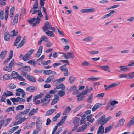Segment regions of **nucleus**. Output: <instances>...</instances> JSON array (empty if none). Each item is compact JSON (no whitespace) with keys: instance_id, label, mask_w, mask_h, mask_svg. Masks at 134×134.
I'll return each mask as SVG.
<instances>
[{"instance_id":"nucleus-1","label":"nucleus","mask_w":134,"mask_h":134,"mask_svg":"<svg viewBox=\"0 0 134 134\" xmlns=\"http://www.w3.org/2000/svg\"><path fill=\"white\" fill-rule=\"evenodd\" d=\"M38 16L37 17L36 19L34 18L28 20V21L30 23V25L33 27L35 26L36 24H38L40 22V18L38 16L41 18H42L43 16L42 13H38Z\"/></svg>"},{"instance_id":"nucleus-2","label":"nucleus","mask_w":134,"mask_h":134,"mask_svg":"<svg viewBox=\"0 0 134 134\" xmlns=\"http://www.w3.org/2000/svg\"><path fill=\"white\" fill-rule=\"evenodd\" d=\"M42 29L44 32L47 31V30H51L54 32L55 31V28L52 27L51 24L48 21H46L44 23V26L42 27Z\"/></svg>"},{"instance_id":"nucleus-3","label":"nucleus","mask_w":134,"mask_h":134,"mask_svg":"<svg viewBox=\"0 0 134 134\" xmlns=\"http://www.w3.org/2000/svg\"><path fill=\"white\" fill-rule=\"evenodd\" d=\"M66 64H65L60 67V70L62 72H65L64 75L65 76H67L70 74V73L68 72V70L66 67Z\"/></svg>"},{"instance_id":"nucleus-4","label":"nucleus","mask_w":134,"mask_h":134,"mask_svg":"<svg viewBox=\"0 0 134 134\" xmlns=\"http://www.w3.org/2000/svg\"><path fill=\"white\" fill-rule=\"evenodd\" d=\"M16 92L15 95L18 96H19L20 95V93L22 94V97L24 98L25 95V93L24 91L21 88H18L16 90Z\"/></svg>"},{"instance_id":"nucleus-5","label":"nucleus","mask_w":134,"mask_h":134,"mask_svg":"<svg viewBox=\"0 0 134 134\" xmlns=\"http://www.w3.org/2000/svg\"><path fill=\"white\" fill-rule=\"evenodd\" d=\"M120 84L119 83H118L117 82H115L113 83H112L108 86H107L106 85H105L104 86V87L105 90H108L111 88H112L116 86L119 85Z\"/></svg>"},{"instance_id":"nucleus-6","label":"nucleus","mask_w":134,"mask_h":134,"mask_svg":"<svg viewBox=\"0 0 134 134\" xmlns=\"http://www.w3.org/2000/svg\"><path fill=\"white\" fill-rule=\"evenodd\" d=\"M105 115H103L98 120V123L102 125H104L105 124L106 122L105 120Z\"/></svg>"},{"instance_id":"nucleus-7","label":"nucleus","mask_w":134,"mask_h":134,"mask_svg":"<svg viewBox=\"0 0 134 134\" xmlns=\"http://www.w3.org/2000/svg\"><path fill=\"white\" fill-rule=\"evenodd\" d=\"M104 129L103 125H100L99 127L97 130V134H103L104 132Z\"/></svg>"},{"instance_id":"nucleus-8","label":"nucleus","mask_w":134,"mask_h":134,"mask_svg":"<svg viewBox=\"0 0 134 134\" xmlns=\"http://www.w3.org/2000/svg\"><path fill=\"white\" fill-rule=\"evenodd\" d=\"M49 100L45 98H43L41 99V103L42 104V106H46L49 103Z\"/></svg>"},{"instance_id":"nucleus-9","label":"nucleus","mask_w":134,"mask_h":134,"mask_svg":"<svg viewBox=\"0 0 134 134\" xmlns=\"http://www.w3.org/2000/svg\"><path fill=\"white\" fill-rule=\"evenodd\" d=\"M115 12V11L111 10L108 14H105L101 18V19L102 20H104L106 18L111 16L112 15V14Z\"/></svg>"},{"instance_id":"nucleus-10","label":"nucleus","mask_w":134,"mask_h":134,"mask_svg":"<svg viewBox=\"0 0 134 134\" xmlns=\"http://www.w3.org/2000/svg\"><path fill=\"white\" fill-rule=\"evenodd\" d=\"M104 71H107L109 72H110V67L108 65L100 66H99Z\"/></svg>"},{"instance_id":"nucleus-11","label":"nucleus","mask_w":134,"mask_h":134,"mask_svg":"<svg viewBox=\"0 0 134 134\" xmlns=\"http://www.w3.org/2000/svg\"><path fill=\"white\" fill-rule=\"evenodd\" d=\"M87 125L86 124H85L79 128L78 130L77 131L78 132H82L84 131L86 129Z\"/></svg>"},{"instance_id":"nucleus-12","label":"nucleus","mask_w":134,"mask_h":134,"mask_svg":"<svg viewBox=\"0 0 134 134\" xmlns=\"http://www.w3.org/2000/svg\"><path fill=\"white\" fill-rule=\"evenodd\" d=\"M102 105V104L100 103H97L95 104L92 108V111L94 112L97 109L100 107Z\"/></svg>"},{"instance_id":"nucleus-13","label":"nucleus","mask_w":134,"mask_h":134,"mask_svg":"<svg viewBox=\"0 0 134 134\" xmlns=\"http://www.w3.org/2000/svg\"><path fill=\"white\" fill-rule=\"evenodd\" d=\"M38 108H36L35 109L33 108L29 112V116H31L36 114L38 111Z\"/></svg>"},{"instance_id":"nucleus-14","label":"nucleus","mask_w":134,"mask_h":134,"mask_svg":"<svg viewBox=\"0 0 134 134\" xmlns=\"http://www.w3.org/2000/svg\"><path fill=\"white\" fill-rule=\"evenodd\" d=\"M120 70L123 72H125L129 70V69L127 66H121L119 67Z\"/></svg>"},{"instance_id":"nucleus-15","label":"nucleus","mask_w":134,"mask_h":134,"mask_svg":"<svg viewBox=\"0 0 134 134\" xmlns=\"http://www.w3.org/2000/svg\"><path fill=\"white\" fill-rule=\"evenodd\" d=\"M4 39L5 41H9L10 40V35L8 32H6L4 35Z\"/></svg>"},{"instance_id":"nucleus-16","label":"nucleus","mask_w":134,"mask_h":134,"mask_svg":"<svg viewBox=\"0 0 134 134\" xmlns=\"http://www.w3.org/2000/svg\"><path fill=\"white\" fill-rule=\"evenodd\" d=\"M71 110V109L70 107L68 106L67 107L63 113V115H64L68 114Z\"/></svg>"},{"instance_id":"nucleus-17","label":"nucleus","mask_w":134,"mask_h":134,"mask_svg":"<svg viewBox=\"0 0 134 134\" xmlns=\"http://www.w3.org/2000/svg\"><path fill=\"white\" fill-rule=\"evenodd\" d=\"M26 90L29 92H34L37 90V88L34 86H29L26 88Z\"/></svg>"},{"instance_id":"nucleus-18","label":"nucleus","mask_w":134,"mask_h":134,"mask_svg":"<svg viewBox=\"0 0 134 134\" xmlns=\"http://www.w3.org/2000/svg\"><path fill=\"white\" fill-rule=\"evenodd\" d=\"M43 47L41 46L39 47L38 51L36 54V57H38L41 55Z\"/></svg>"},{"instance_id":"nucleus-19","label":"nucleus","mask_w":134,"mask_h":134,"mask_svg":"<svg viewBox=\"0 0 134 134\" xmlns=\"http://www.w3.org/2000/svg\"><path fill=\"white\" fill-rule=\"evenodd\" d=\"M21 71L24 70L27 71L29 72L31 70V68L29 66H25L21 67L19 69Z\"/></svg>"},{"instance_id":"nucleus-20","label":"nucleus","mask_w":134,"mask_h":134,"mask_svg":"<svg viewBox=\"0 0 134 134\" xmlns=\"http://www.w3.org/2000/svg\"><path fill=\"white\" fill-rule=\"evenodd\" d=\"M26 77L29 81L33 82H35L36 81L35 78L32 76L30 75L27 76Z\"/></svg>"},{"instance_id":"nucleus-21","label":"nucleus","mask_w":134,"mask_h":134,"mask_svg":"<svg viewBox=\"0 0 134 134\" xmlns=\"http://www.w3.org/2000/svg\"><path fill=\"white\" fill-rule=\"evenodd\" d=\"M56 111L55 109H52L48 110L47 111L45 114L46 116H47L50 115Z\"/></svg>"},{"instance_id":"nucleus-22","label":"nucleus","mask_w":134,"mask_h":134,"mask_svg":"<svg viewBox=\"0 0 134 134\" xmlns=\"http://www.w3.org/2000/svg\"><path fill=\"white\" fill-rule=\"evenodd\" d=\"M76 97H77L76 100L77 101H80L82 100L85 98V96H82L81 94L80 93L77 95Z\"/></svg>"},{"instance_id":"nucleus-23","label":"nucleus","mask_w":134,"mask_h":134,"mask_svg":"<svg viewBox=\"0 0 134 134\" xmlns=\"http://www.w3.org/2000/svg\"><path fill=\"white\" fill-rule=\"evenodd\" d=\"M7 51L6 50H3L2 51L0 54V57L1 59H3L5 57L7 53Z\"/></svg>"},{"instance_id":"nucleus-24","label":"nucleus","mask_w":134,"mask_h":134,"mask_svg":"<svg viewBox=\"0 0 134 134\" xmlns=\"http://www.w3.org/2000/svg\"><path fill=\"white\" fill-rule=\"evenodd\" d=\"M18 16L19 14L18 13H17L14 17V19L12 22V24L13 25H14L18 23Z\"/></svg>"},{"instance_id":"nucleus-25","label":"nucleus","mask_w":134,"mask_h":134,"mask_svg":"<svg viewBox=\"0 0 134 134\" xmlns=\"http://www.w3.org/2000/svg\"><path fill=\"white\" fill-rule=\"evenodd\" d=\"M54 76L53 75L50 76L46 80L45 82L46 83H49L54 79Z\"/></svg>"},{"instance_id":"nucleus-26","label":"nucleus","mask_w":134,"mask_h":134,"mask_svg":"<svg viewBox=\"0 0 134 134\" xmlns=\"http://www.w3.org/2000/svg\"><path fill=\"white\" fill-rule=\"evenodd\" d=\"M134 124V116L132 118L128 123L127 126V127L129 128L131 125Z\"/></svg>"},{"instance_id":"nucleus-27","label":"nucleus","mask_w":134,"mask_h":134,"mask_svg":"<svg viewBox=\"0 0 134 134\" xmlns=\"http://www.w3.org/2000/svg\"><path fill=\"white\" fill-rule=\"evenodd\" d=\"M38 0H35V2L33 8L30 11V12H31L34 9L36 10V9L38 7Z\"/></svg>"},{"instance_id":"nucleus-28","label":"nucleus","mask_w":134,"mask_h":134,"mask_svg":"<svg viewBox=\"0 0 134 134\" xmlns=\"http://www.w3.org/2000/svg\"><path fill=\"white\" fill-rule=\"evenodd\" d=\"M58 95L60 97H62L65 95V91L64 90H60L58 91Z\"/></svg>"},{"instance_id":"nucleus-29","label":"nucleus","mask_w":134,"mask_h":134,"mask_svg":"<svg viewBox=\"0 0 134 134\" xmlns=\"http://www.w3.org/2000/svg\"><path fill=\"white\" fill-rule=\"evenodd\" d=\"M21 36L19 35H18L16 38V39L15 41L14 45L15 46H17V44L19 42L20 40L21 39Z\"/></svg>"},{"instance_id":"nucleus-30","label":"nucleus","mask_w":134,"mask_h":134,"mask_svg":"<svg viewBox=\"0 0 134 134\" xmlns=\"http://www.w3.org/2000/svg\"><path fill=\"white\" fill-rule=\"evenodd\" d=\"M19 127L18 126L14 127H12L11 129L10 130L8 131V134H11L13 133L15 130H16Z\"/></svg>"},{"instance_id":"nucleus-31","label":"nucleus","mask_w":134,"mask_h":134,"mask_svg":"<svg viewBox=\"0 0 134 134\" xmlns=\"http://www.w3.org/2000/svg\"><path fill=\"white\" fill-rule=\"evenodd\" d=\"M46 34L48 36L52 37H54L55 35L54 34L52 31L49 30H47L46 32Z\"/></svg>"},{"instance_id":"nucleus-32","label":"nucleus","mask_w":134,"mask_h":134,"mask_svg":"<svg viewBox=\"0 0 134 134\" xmlns=\"http://www.w3.org/2000/svg\"><path fill=\"white\" fill-rule=\"evenodd\" d=\"M93 39V37L92 36H89L83 39V41L87 42H88L92 41Z\"/></svg>"},{"instance_id":"nucleus-33","label":"nucleus","mask_w":134,"mask_h":134,"mask_svg":"<svg viewBox=\"0 0 134 134\" xmlns=\"http://www.w3.org/2000/svg\"><path fill=\"white\" fill-rule=\"evenodd\" d=\"M19 75L18 73L14 71H12L11 74L12 77L14 79L18 78Z\"/></svg>"},{"instance_id":"nucleus-34","label":"nucleus","mask_w":134,"mask_h":134,"mask_svg":"<svg viewBox=\"0 0 134 134\" xmlns=\"http://www.w3.org/2000/svg\"><path fill=\"white\" fill-rule=\"evenodd\" d=\"M3 80L5 81L8 79H11L12 77L9 75L5 74L3 76Z\"/></svg>"},{"instance_id":"nucleus-35","label":"nucleus","mask_w":134,"mask_h":134,"mask_svg":"<svg viewBox=\"0 0 134 134\" xmlns=\"http://www.w3.org/2000/svg\"><path fill=\"white\" fill-rule=\"evenodd\" d=\"M113 127L111 125L107 127L105 129L104 133H106L109 131H110Z\"/></svg>"},{"instance_id":"nucleus-36","label":"nucleus","mask_w":134,"mask_h":134,"mask_svg":"<svg viewBox=\"0 0 134 134\" xmlns=\"http://www.w3.org/2000/svg\"><path fill=\"white\" fill-rule=\"evenodd\" d=\"M3 70L5 71H7L8 72H10L12 71V69L9 66H4L3 69Z\"/></svg>"},{"instance_id":"nucleus-37","label":"nucleus","mask_w":134,"mask_h":134,"mask_svg":"<svg viewBox=\"0 0 134 134\" xmlns=\"http://www.w3.org/2000/svg\"><path fill=\"white\" fill-rule=\"evenodd\" d=\"M30 110V109H27L22 111L21 112L19 113L21 115H26Z\"/></svg>"},{"instance_id":"nucleus-38","label":"nucleus","mask_w":134,"mask_h":134,"mask_svg":"<svg viewBox=\"0 0 134 134\" xmlns=\"http://www.w3.org/2000/svg\"><path fill=\"white\" fill-rule=\"evenodd\" d=\"M65 77L60 78L54 80V82H57V83H61L63 82L65 79Z\"/></svg>"},{"instance_id":"nucleus-39","label":"nucleus","mask_w":134,"mask_h":134,"mask_svg":"<svg viewBox=\"0 0 134 134\" xmlns=\"http://www.w3.org/2000/svg\"><path fill=\"white\" fill-rule=\"evenodd\" d=\"M30 57V56L26 53L23 57V59L25 61H26L29 60Z\"/></svg>"},{"instance_id":"nucleus-40","label":"nucleus","mask_w":134,"mask_h":134,"mask_svg":"<svg viewBox=\"0 0 134 134\" xmlns=\"http://www.w3.org/2000/svg\"><path fill=\"white\" fill-rule=\"evenodd\" d=\"M99 79V78L95 77L93 76L88 79V80L91 81H94L96 80H98Z\"/></svg>"},{"instance_id":"nucleus-41","label":"nucleus","mask_w":134,"mask_h":134,"mask_svg":"<svg viewBox=\"0 0 134 134\" xmlns=\"http://www.w3.org/2000/svg\"><path fill=\"white\" fill-rule=\"evenodd\" d=\"M3 93L5 94V96L6 97L13 96V93L12 92L8 91H6V93L4 92Z\"/></svg>"},{"instance_id":"nucleus-42","label":"nucleus","mask_w":134,"mask_h":134,"mask_svg":"<svg viewBox=\"0 0 134 134\" xmlns=\"http://www.w3.org/2000/svg\"><path fill=\"white\" fill-rule=\"evenodd\" d=\"M15 107L14 106H13L11 107H9L5 111L9 112L10 111H14Z\"/></svg>"},{"instance_id":"nucleus-43","label":"nucleus","mask_w":134,"mask_h":134,"mask_svg":"<svg viewBox=\"0 0 134 134\" xmlns=\"http://www.w3.org/2000/svg\"><path fill=\"white\" fill-rule=\"evenodd\" d=\"M18 35L17 32H16L15 30H12L10 32V36L11 37L16 36Z\"/></svg>"},{"instance_id":"nucleus-44","label":"nucleus","mask_w":134,"mask_h":134,"mask_svg":"<svg viewBox=\"0 0 134 134\" xmlns=\"http://www.w3.org/2000/svg\"><path fill=\"white\" fill-rule=\"evenodd\" d=\"M12 120V118H8L5 121V124H4V126H6L8 125L10 122Z\"/></svg>"},{"instance_id":"nucleus-45","label":"nucleus","mask_w":134,"mask_h":134,"mask_svg":"<svg viewBox=\"0 0 134 134\" xmlns=\"http://www.w3.org/2000/svg\"><path fill=\"white\" fill-rule=\"evenodd\" d=\"M75 80V78L72 76H71L68 79L69 83L71 84L72 83L74 82V81Z\"/></svg>"},{"instance_id":"nucleus-46","label":"nucleus","mask_w":134,"mask_h":134,"mask_svg":"<svg viewBox=\"0 0 134 134\" xmlns=\"http://www.w3.org/2000/svg\"><path fill=\"white\" fill-rule=\"evenodd\" d=\"M52 73V71L51 70H45L43 71L44 74L46 75H49Z\"/></svg>"},{"instance_id":"nucleus-47","label":"nucleus","mask_w":134,"mask_h":134,"mask_svg":"<svg viewBox=\"0 0 134 134\" xmlns=\"http://www.w3.org/2000/svg\"><path fill=\"white\" fill-rule=\"evenodd\" d=\"M65 87L64 85L63 84L57 86L56 88L57 89H61L63 90H64Z\"/></svg>"},{"instance_id":"nucleus-48","label":"nucleus","mask_w":134,"mask_h":134,"mask_svg":"<svg viewBox=\"0 0 134 134\" xmlns=\"http://www.w3.org/2000/svg\"><path fill=\"white\" fill-rule=\"evenodd\" d=\"M14 59H13L10 62L8 65V66L12 69V67L14 66Z\"/></svg>"},{"instance_id":"nucleus-49","label":"nucleus","mask_w":134,"mask_h":134,"mask_svg":"<svg viewBox=\"0 0 134 134\" xmlns=\"http://www.w3.org/2000/svg\"><path fill=\"white\" fill-rule=\"evenodd\" d=\"M81 64L83 66H87L90 65V63L86 60L83 61L81 63Z\"/></svg>"},{"instance_id":"nucleus-50","label":"nucleus","mask_w":134,"mask_h":134,"mask_svg":"<svg viewBox=\"0 0 134 134\" xmlns=\"http://www.w3.org/2000/svg\"><path fill=\"white\" fill-rule=\"evenodd\" d=\"M93 97V94H91L89 96L88 98L87 99V101L88 103H90L92 102V100Z\"/></svg>"},{"instance_id":"nucleus-51","label":"nucleus","mask_w":134,"mask_h":134,"mask_svg":"<svg viewBox=\"0 0 134 134\" xmlns=\"http://www.w3.org/2000/svg\"><path fill=\"white\" fill-rule=\"evenodd\" d=\"M99 53L98 51H90L88 52L89 54L90 55H95L98 54Z\"/></svg>"},{"instance_id":"nucleus-52","label":"nucleus","mask_w":134,"mask_h":134,"mask_svg":"<svg viewBox=\"0 0 134 134\" xmlns=\"http://www.w3.org/2000/svg\"><path fill=\"white\" fill-rule=\"evenodd\" d=\"M104 95V93H101L97 94L96 96V97L98 99H101L103 97Z\"/></svg>"},{"instance_id":"nucleus-53","label":"nucleus","mask_w":134,"mask_h":134,"mask_svg":"<svg viewBox=\"0 0 134 134\" xmlns=\"http://www.w3.org/2000/svg\"><path fill=\"white\" fill-rule=\"evenodd\" d=\"M80 120V118L76 117L74 120V125L75 124H78Z\"/></svg>"},{"instance_id":"nucleus-54","label":"nucleus","mask_w":134,"mask_h":134,"mask_svg":"<svg viewBox=\"0 0 134 134\" xmlns=\"http://www.w3.org/2000/svg\"><path fill=\"white\" fill-rule=\"evenodd\" d=\"M24 108V106L23 105H19L17 106L16 108V110L17 111L19 110H22Z\"/></svg>"},{"instance_id":"nucleus-55","label":"nucleus","mask_w":134,"mask_h":134,"mask_svg":"<svg viewBox=\"0 0 134 134\" xmlns=\"http://www.w3.org/2000/svg\"><path fill=\"white\" fill-rule=\"evenodd\" d=\"M36 125H40V124H42V120L40 119V117L38 118L36 121Z\"/></svg>"},{"instance_id":"nucleus-56","label":"nucleus","mask_w":134,"mask_h":134,"mask_svg":"<svg viewBox=\"0 0 134 134\" xmlns=\"http://www.w3.org/2000/svg\"><path fill=\"white\" fill-rule=\"evenodd\" d=\"M69 56L70 58H73L75 57V55L72 52H69L67 53Z\"/></svg>"},{"instance_id":"nucleus-57","label":"nucleus","mask_w":134,"mask_h":134,"mask_svg":"<svg viewBox=\"0 0 134 134\" xmlns=\"http://www.w3.org/2000/svg\"><path fill=\"white\" fill-rule=\"evenodd\" d=\"M125 120L124 119H122L119 121L118 123V125L121 126H122Z\"/></svg>"},{"instance_id":"nucleus-58","label":"nucleus","mask_w":134,"mask_h":134,"mask_svg":"<svg viewBox=\"0 0 134 134\" xmlns=\"http://www.w3.org/2000/svg\"><path fill=\"white\" fill-rule=\"evenodd\" d=\"M128 78H133L134 77V72H132L128 74L127 75Z\"/></svg>"},{"instance_id":"nucleus-59","label":"nucleus","mask_w":134,"mask_h":134,"mask_svg":"<svg viewBox=\"0 0 134 134\" xmlns=\"http://www.w3.org/2000/svg\"><path fill=\"white\" fill-rule=\"evenodd\" d=\"M118 77L120 79L122 78H128L127 75L124 74H122L119 75L118 76Z\"/></svg>"},{"instance_id":"nucleus-60","label":"nucleus","mask_w":134,"mask_h":134,"mask_svg":"<svg viewBox=\"0 0 134 134\" xmlns=\"http://www.w3.org/2000/svg\"><path fill=\"white\" fill-rule=\"evenodd\" d=\"M6 96H5V94L3 93L1 97V102H5V100L6 98Z\"/></svg>"},{"instance_id":"nucleus-61","label":"nucleus","mask_w":134,"mask_h":134,"mask_svg":"<svg viewBox=\"0 0 134 134\" xmlns=\"http://www.w3.org/2000/svg\"><path fill=\"white\" fill-rule=\"evenodd\" d=\"M134 65V60H130L129 61V63L127 65L128 66H132Z\"/></svg>"},{"instance_id":"nucleus-62","label":"nucleus","mask_w":134,"mask_h":134,"mask_svg":"<svg viewBox=\"0 0 134 134\" xmlns=\"http://www.w3.org/2000/svg\"><path fill=\"white\" fill-rule=\"evenodd\" d=\"M27 63H28L31 64V65H34L36 63L34 59H33L32 60H30L29 61H28Z\"/></svg>"},{"instance_id":"nucleus-63","label":"nucleus","mask_w":134,"mask_h":134,"mask_svg":"<svg viewBox=\"0 0 134 134\" xmlns=\"http://www.w3.org/2000/svg\"><path fill=\"white\" fill-rule=\"evenodd\" d=\"M9 87L10 89H13L16 88V86L14 84H10L9 86Z\"/></svg>"},{"instance_id":"nucleus-64","label":"nucleus","mask_w":134,"mask_h":134,"mask_svg":"<svg viewBox=\"0 0 134 134\" xmlns=\"http://www.w3.org/2000/svg\"><path fill=\"white\" fill-rule=\"evenodd\" d=\"M22 116V115H21L20 113H19L17 114L15 117V119L16 120H18L19 119H20L21 117Z\"/></svg>"}]
</instances>
